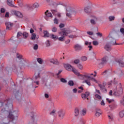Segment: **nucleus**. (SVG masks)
Listing matches in <instances>:
<instances>
[{"instance_id":"f257e3e1","label":"nucleus","mask_w":124,"mask_h":124,"mask_svg":"<svg viewBox=\"0 0 124 124\" xmlns=\"http://www.w3.org/2000/svg\"><path fill=\"white\" fill-rule=\"evenodd\" d=\"M0 105L2 108L0 111V115L2 120L0 122V124H8L10 123V120L13 124H16V121L18 119V111L15 110L12 112L11 110H6L7 108H12V100L8 99L5 100L3 102H0Z\"/></svg>"},{"instance_id":"f03ea898","label":"nucleus","mask_w":124,"mask_h":124,"mask_svg":"<svg viewBox=\"0 0 124 124\" xmlns=\"http://www.w3.org/2000/svg\"><path fill=\"white\" fill-rule=\"evenodd\" d=\"M113 95L115 96H121L122 93H123V88H122V84L119 83L116 87L113 90Z\"/></svg>"},{"instance_id":"7ed1b4c3","label":"nucleus","mask_w":124,"mask_h":124,"mask_svg":"<svg viewBox=\"0 0 124 124\" xmlns=\"http://www.w3.org/2000/svg\"><path fill=\"white\" fill-rule=\"evenodd\" d=\"M72 71L76 74V75H77L78 76H80L82 78V80H84V79H90L91 78V76H90V74H88L87 75H81L80 74V73L77 71V70L76 69H72Z\"/></svg>"},{"instance_id":"20e7f679","label":"nucleus","mask_w":124,"mask_h":124,"mask_svg":"<svg viewBox=\"0 0 124 124\" xmlns=\"http://www.w3.org/2000/svg\"><path fill=\"white\" fill-rule=\"evenodd\" d=\"M16 58L20 61V68H22L24 67V66H25V65H26V61L23 59V56L20 55L19 54H16Z\"/></svg>"},{"instance_id":"39448f33","label":"nucleus","mask_w":124,"mask_h":124,"mask_svg":"<svg viewBox=\"0 0 124 124\" xmlns=\"http://www.w3.org/2000/svg\"><path fill=\"white\" fill-rule=\"evenodd\" d=\"M10 69L14 72H17L18 71V67L16 64H13L11 68L7 67L4 70V72L5 73H9Z\"/></svg>"},{"instance_id":"423d86ee","label":"nucleus","mask_w":124,"mask_h":124,"mask_svg":"<svg viewBox=\"0 0 124 124\" xmlns=\"http://www.w3.org/2000/svg\"><path fill=\"white\" fill-rule=\"evenodd\" d=\"M113 34H114V33L111 32L108 35V37H109V38H111V40L110 41L109 44H110V45H121L122 44H117V41L116 40V39H115V38H113V37L111 36L113 35Z\"/></svg>"},{"instance_id":"0eeeda50","label":"nucleus","mask_w":124,"mask_h":124,"mask_svg":"<svg viewBox=\"0 0 124 124\" xmlns=\"http://www.w3.org/2000/svg\"><path fill=\"white\" fill-rule=\"evenodd\" d=\"M107 62H108V57L107 56H105L101 60H98V63L99 65H102V66H104V65L107 63Z\"/></svg>"},{"instance_id":"6e6552de","label":"nucleus","mask_w":124,"mask_h":124,"mask_svg":"<svg viewBox=\"0 0 124 124\" xmlns=\"http://www.w3.org/2000/svg\"><path fill=\"white\" fill-rule=\"evenodd\" d=\"M11 13L12 15H15L18 18H23V14L18 11L13 10L11 11Z\"/></svg>"},{"instance_id":"1a4fd4ad","label":"nucleus","mask_w":124,"mask_h":124,"mask_svg":"<svg viewBox=\"0 0 124 124\" xmlns=\"http://www.w3.org/2000/svg\"><path fill=\"white\" fill-rule=\"evenodd\" d=\"M59 34L60 35H61L62 37H65V36H67V34H68V33L67 32V30L66 29L64 28L62 30V31L59 32Z\"/></svg>"},{"instance_id":"9d476101","label":"nucleus","mask_w":124,"mask_h":124,"mask_svg":"<svg viewBox=\"0 0 124 124\" xmlns=\"http://www.w3.org/2000/svg\"><path fill=\"white\" fill-rule=\"evenodd\" d=\"M72 14L75 15V14H76V11L74 10H70L69 11L67 10L66 15L67 17H69V18H71V15Z\"/></svg>"},{"instance_id":"9b49d317","label":"nucleus","mask_w":124,"mask_h":124,"mask_svg":"<svg viewBox=\"0 0 124 124\" xmlns=\"http://www.w3.org/2000/svg\"><path fill=\"white\" fill-rule=\"evenodd\" d=\"M74 48L75 51H79L83 49V47H82V46H81V45L77 44L74 45Z\"/></svg>"},{"instance_id":"f8f14e48","label":"nucleus","mask_w":124,"mask_h":124,"mask_svg":"<svg viewBox=\"0 0 124 124\" xmlns=\"http://www.w3.org/2000/svg\"><path fill=\"white\" fill-rule=\"evenodd\" d=\"M58 116L61 120H62L64 118V115L65 113L62 111V110H60L58 112Z\"/></svg>"},{"instance_id":"ddd939ff","label":"nucleus","mask_w":124,"mask_h":124,"mask_svg":"<svg viewBox=\"0 0 124 124\" xmlns=\"http://www.w3.org/2000/svg\"><path fill=\"white\" fill-rule=\"evenodd\" d=\"M7 31H10V29L13 27V23L10 22H5Z\"/></svg>"},{"instance_id":"4468645a","label":"nucleus","mask_w":124,"mask_h":124,"mask_svg":"<svg viewBox=\"0 0 124 124\" xmlns=\"http://www.w3.org/2000/svg\"><path fill=\"white\" fill-rule=\"evenodd\" d=\"M64 67L66 68V70L68 71H72V69H74L73 67L69 64H65Z\"/></svg>"},{"instance_id":"2eb2a0df","label":"nucleus","mask_w":124,"mask_h":124,"mask_svg":"<svg viewBox=\"0 0 124 124\" xmlns=\"http://www.w3.org/2000/svg\"><path fill=\"white\" fill-rule=\"evenodd\" d=\"M98 86L99 87L101 91H102L103 93H107V90L106 89V88H105V86H104V85L99 84Z\"/></svg>"},{"instance_id":"dca6fc26","label":"nucleus","mask_w":124,"mask_h":124,"mask_svg":"<svg viewBox=\"0 0 124 124\" xmlns=\"http://www.w3.org/2000/svg\"><path fill=\"white\" fill-rule=\"evenodd\" d=\"M109 107L110 108V110H114V109H116L117 108V105L116 104V102H114L112 103L111 105L109 106Z\"/></svg>"},{"instance_id":"f3484780","label":"nucleus","mask_w":124,"mask_h":124,"mask_svg":"<svg viewBox=\"0 0 124 124\" xmlns=\"http://www.w3.org/2000/svg\"><path fill=\"white\" fill-rule=\"evenodd\" d=\"M89 96H90V92H87L84 94H81V97L83 98V99H86Z\"/></svg>"},{"instance_id":"a211bd4d","label":"nucleus","mask_w":124,"mask_h":124,"mask_svg":"<svg viewBox=\"0 0 124 124\" xmlns=\"http://www.w3.org/2000/svg\"><path fill=\"white\" fill-rule=\"evenodd\" d=\"M14 94L15 95V98L16 99H18V98L20 97V95H19V91H16V90H15L14 91Z\"/></svg>"},{"instance_id":"6ab92c4d","label":"nucleus","mask_w":124,"mask_h":124,"mask_svg":"<svg viewBox=\"0 0 124 124\" xmlns=\"http://www.w3.org/2000/svg\"><path fill=\"white\" fill-rule=\"evenodd\" d=\"M104 49L106 50V51H109L111 50V46L109 45V43L107 44L104 46Z\"/></svg>"},{"instance_id":"aec40b11","label":"nucleus","mask_w":124,"mask_h":124,"mask_svg":"<svg viewBox=\"0 0 124 124\" xmlns=\"http://www.w3.org/2000/svg\"><path fill=\"white\" fill-rule=\"evenodd\" d=\"M48 12H49L48 10H46V11L45 12V14L46 15V16L48 17L53 18V15H52V13H48Z\"/></svg>"},{"instance_id":"412c9836","label":"nucleus","mask_w":124,"mask_h":124,"mask_svg":"<svg viewBox=\"0 0 124 124\" xmlns=\"http://www.w3.org/2000/svg\"><path fill=\"white\" fill-rule=\"evenodd\" d=\"M50 62L53 63V64H59V61L57 59H51L50 60Z\"/></svg>"},{"instance_id":"4be33fe9","label":"nucleus","mask_w":124,"mask_h":124,"mask_svg":"<svg viewBox=\"0 0 124 124\" xmlns=\"http://www.w3.org/2000/svg\"><path fill=\"white\" fill-rule=\"evenodd\" d=\"M84 11L86 13H91V11H92V9L90 7H86L84 8Z\"/></svg>"},{"instance_id":"5701e85b","label":"nucleus","mask_w":124,"mask_h":124,"mask_svg":"<svg viewBox=\"0 0 124 124\" xmlns=\"http://www.w3.org/2000/svg\"><path fill=\"white\" fill-rule=\"evenodd\" d=\"M117 62H118L121 67H124V62L122 60H118L117 61Z\"/></svg>"},{"instance_id":"b1692460","label":"nucleus","mask_w":124,"mask_h":124,"mask_svg":"<svg viewBox=\"0 0 124 124\" xmlns=\"http://www.w3.org/2000/svg\"><path fill=\"white\" fill-rule=\"evenodd\" d=\"M44 34L45 37H50V33L48 32L47 31H44Z\"/></svg>"},{"instance_id":"393cba45","label":"nucleus","mask_w":124,"mask_h":124,"mask_svg":"<svg viewBox=\"0 0 124 124\" xmlns=\"http://www.w3.org/2000/svg\"><path fill=\"white\" fill-rule=\"evenodd\" d=\"M22 35L23 36V38L26 39L29 37V33L27 32H23V33H22Z\"/></svg>"},{"instance_id":"a878e982","label":"nucleus","mask_w":124,"mask_h":124,"mask_svg":"<svg viewBox=\"0 0 124 124\" xmlns=\"http://www.w3.org/2000/svg\"><path fill=\"white\" fill-rule=\"evenodd\" d=\"M8 5L11 6V7H14V5L12 4V0H7Z\"/></svg>"},{"instance_id":"bb28decb","label":"nucleus","mask_w":124,"mask_h":124,"mask_svg":"<svg viewBox=\"0 0 124 124\" xmlns=\"http://www.w3.org/2000/svg\"><path fill=\"white\" fill-rule=\"evenodd\" d=\"M51 38H52V39H53L54 40H57V39H58V36L55 35L54 34L51 35Z\"/></svg>"},{"instance_id":"cd10ccee","label":"nucleus","mask_w":124,"mask_h":124,"mask_svg":"<svg viewBox=\"0 0 124 124\" xmlns=\"http://www.w3.org/2000/svg\"><path fill=\"white\" fill-rule=\"evenodd\" d=\"M0 36H3L5 35L6 33V31H5V30L3 31H0Z\"/></svg>"},{"instance_id":"c85d7f7f","label":"nucleus","mask_w":124,"mask_h":124,"mask_svg":"<svg viewBox=\"0 0 124 124\" xmlns=\"http://www.w3.org/2000/svg\"><path fill=\"white\" fill-rule=\"evenodd\" d=\"M37 62L39 63L40 64H42L43 63V60L41 58H37Z\"/></svg>"},{"instance_id":"c756f323","label":"nucleus","mask_w":124,"mask_h":124,"mask_svg":"<svg viewBox=\"0 0 124 124\" xmlns=\"http://www.w3.org/2000/svg\"><path fill=\"white\" fill-rule=\"evenodd\" d=\"M79 115V109L76 108L75 109V116L77 117Z\"/></svg>"},{"instance_id":"7c9ffc66","label":"nucleus","mask_w":124,"mask_h":124,"mask_svg":"<svg viewBox=\"0 0 124 124\" xmlns=\"http://www.w3.org/2000/svg\"><path fill=\"white\" fill-rule=\"evenodd\" d=\"M99 111H100V109L96 110V113L95 114V116H96V117H99V116L101 115V113L99 112Z\"/></svg>"},{"instance_id":"2f4dec72","label":"nucleus","mask_w":124,"mask_h":124,"mask_svg":"<svg viewBox=\"0 0 124 124\" xmlns=\"http://www.w3.org/2000/svg\"><path fill=\"white\" fill-rule=\"evenodd\" d=\"M86 113H87V110L86 109H83V110H81L80 114L81 116H85Z\"/></svg>"},{"instance_id":"473e14b6","label":"nucleus","mask_w":124,"mask_h":124,"mask_svg":"<svg viewBox=\"0 0 124 124\" xmlns=\"http://www.w3.org/2000/svg\"><path fill=\"white\" fill-rule=\"evenodd\" d=\"M68 84L70 87H73V86H74V82L73 80H69L68 82Z\"/></svg>"},{"instance_id":"72a5a7b5","label":"nucleus","mask_w":124,"mask_h":124,"mask_svg":"<svg viewBox=\"0 0 124 124\" xmlns=\"http://www.w3.org/2000/svg\"><path fill=\"white\" fill-rule=\"evenodd\" d=\"M119 116L120 118H124V110H122L119 112Z\"/></svg>"},{"instance_id":"f704fd0d","label":"nucleus","mask_w":124,"mask_h":124,"mask_svg":"<svg viewBox=\"0 0 124 124\" xmlns=\"http://www.w3.org/2000/svg\"><path fill=\"white\" fill-rule=\"evenodd\" d=\"M106 100L108 102V103H114V102H115V100L114 99H109V98H107Z\"/></svg>"},{"instance_id":"c9c22d12","label":"nucleus","mask_w":124,"mask_h":124,"mask_svg":"<svg viewBox=\"0 0 124 124\" xmlns=\"http://www.w3.org/2000/svg\"><path fill=\"white\" fill-rule=\"evenodd\" d=\"M35 37H36V35L35 34V33H32L31 37V40H34L35 39Z\"/></svg>"},{"instance_id":"e433bc0d","label":"nucleus","mask_w":124,"mask_h":124,"mask_svg":"<svg viewBox=\"0 0 124 124\" xmlns=\"http://www.w3.org/2000/svg\"><path fill=\"white\" fill-rule=\"evenodd\" d=\"M82 83H86L88 86H91V81L88 80L87 79H86L83 81Z\"/></svg>"},{"instance_id":"4c0bfd02","label":"nucleus","mask_w":124,"mask_h":124,"mask_svg":"<svg viewBox=\"0 0 124 124\" xmlns=\"http://www.w3.org/2000/svg\"><path fill=\"white\" fill-rule=\"evenodd\" d=\"M22 35H23V33H22L21 31H19L17 32L16 37L19 38V37H20V36H22Z\"/></svg>"},{"instance_id":"58836bf2","label":"nucleus","mask_w":124,"mask_h":124,"mask_svg":"<svg viewBox=\"0 0 124 124\" xmlns=\"http://www.w3.org/2000/svg\"><path fill=\"white\" fill-rule=\"evenodd\" d=\"M109 21H114L115 20V16H110L108 17Z\"/></svg>"},{"instance_id":"ea45409f","label":"nucleus","mask_w":124,"mask_h":124,"mask_svg":"<svg viewBox=\"0 0 124 124\" xmlns=\"http://www.w3.org/2000/svg\"><path fill=\"white\" fill-rule=\"evenodd\" d=\"M60 80L62 82V83H64L65 84H66V83H67V80L63 78H61Z\"/></svg>"},{"instance_id":"a19ab883","label":"nucleus","mask_w":124,"mask_h":124,"mask_svg":"<svg viewBox=\"0 0 124 124\" xmlns=\"http://www.w3.org/2000/svg\"><path fill=\"white\" fill-rule=\"evenodd\" d=\"M39 6V5L37 3H35L33 5V7H34V8H38Z\"/></svg>"},{"instance_id":"79ce46f5","label":"nucleus","mask_w":124,"mask_h":124,"mask_svg":"<svg viewBox=\"0 0 124 124\" xmlns=\"http://www.w3.org/2000/svg\"><path fill=\"white\" fill-rule=\"evenodd\" d=\"M38 78H40V73H38L37 75L35 76V80H37Z\"/></svg>"},{"instance_id":"37998d69","label":"nucleus","mask_w":124,"mask_h":124,"mask_svg":"<svg viewBox=\"0 0 124 124\" xmlns=\"http://www.w3.org/2000/svg\"><path fill=\"white\" fill-rule=\"evenodd\" d=\"M93 45H94V46H97V45H98V42L96 41H93Z\"/></svg>"},{"instance_id":"c03bdc74","label":"nucleus","mask_w":124,"mask_h":124,"mask_svg":"<svg viewBox=\"0 0 124 124\" xmlns=\"http://www.w3.org/2000/svg\"><path fill=\"white\" fill-rule=\"evenodd\" d=\"M95 97L99 100L101 99V96H100L97 94H95Z\"/></svg>"},{"instance_id":"a18cd8bd","label":"nucleus","mask_w":124,"mask_h":124,"mask_svg":"<svg viewBox=\"0 0 124 124\" xmlns=\"http://www.w3.org/2000/svg\"><path fill=\"white\" fill-rule=\"evenodd\" d=\"M78 67L80 70L83 69V66L80 63L78 64Z\"/></svg>"},{"instance_id":"49530a36","label":"nucleus","mask_w":124,"mask_h":124,"mask_svg":"<svg viewBox=\"0 0 124 124\" xmlns=\"http://www.w3.org/2000/svg\"><path fill=\"white\" fill-rule=\"evenodd\" d=\"M46 47H49V46H50V41H49V40H47L46 42Z\"/></svg>"},{"instance_id":"de8ad7c7","label":"nucleus","mask_w":124,"mask_h":124,"mask_svg":"<svg viewBox=\"0 0 124 124\" xmlns=\"http://www.w3.org/2000/svg\"><path fill=\"white\" fill-rule=\"evenodd\" d=\"M58 40H59V41H64V37H60L59 38H58Z\"/></svg>"},{"instance_id":"09e8293b","label":"nucleus","mask_w":124,"mask_h":124,"mask_svg":"<svg viewBox=\"0 0 124 124\" xmlns=\"http://www.w3.org/2000/svg\"><path fill=\"white\" fill-rule=\"evenodd\" d=\"M74 63H75L76 64H78L79 63V62H80V60H79V59H77L75 60L74 61Z\"/></svg>"},{"instance_id":"8fccbe9b","label":"nucleus","mask_w":124,"mask_h":124,"mask_svg":"<svg viewBox=\"0 0 124 124\" xmlns=\"http://www.w3.org/2000/svg\"><path fill=\"white\" fill-rule=\"evenodd\" d=\"M51 11L52 14H53L54 15H56V13H57V12H58L57 10H51Z\"/></svg>"},{"instance_id":"3c124183","label":"nucleus","mask_w":124,"mask_h":124,"mask_svg":"<svg viewBox=\"0 0 124 124\" xmlns=\"http://www.w3.org/2000/svg\"><path fill=\"white\" fill-rule=\"evenodd\" d=\"M57 31H58V29L55 27L52 29V31H53V32H57Z\"/></svg>"},{"instance_id":"603ef678","label":"nucleus","mask_w":124,"mask_h":124,"mask_svg":"<svg viewBox=\"0 0 124 124\" xmlns=\"http://www.w3.org/2000/svg\"><path fill=\"white\" fill-rule=\"evenodd\" d=\"M89 79H91V80H92V81H93V82H95V83H97V80H96V79H95V78H89Z\"/></svg>"},{"instance_id":"864d4df0","label":"nucleus","mask_w":124,"mask_h":124,"mask_svg":"<svg viewBox=\"0 0 124 124\" xmlns=\"http://www.w3.org/2000/svg\"><path fill=\"white\" fill-rule=\"evenodd\" d=\"M54 24H56V25H58V24H59V21L58 20V19H57V18H54Z\"/></svg>"},{"instance_id":"5fc2aeb1","label":"nucleus","mask_w":124,"mask_h":124,"mask_svg":"<svg viewBox=\"0 0 124 124\" xmlns=\"http://www.w3.org/2000/svg\"><path fill=\"white\" fill-rule=\"evenodd\" d=\"M81 60L82 61V62H85V61H87V57L83 56L81 57Z\"/></svg>"},{"instance_id":"6e6d98bb","label":"nucleus","mask_w":124,"mask_h":124,"mask_svg":"<svg viewBox=\"0 0 124 124\" xmlns=\"http://www.w3.org/2000/svg\"><path fill=\"white\" fill-rule=\"evenodd\" d=\"M34 50H37L38 49V45L37 44H35L33 46Z\"/></svg>"},{"instance_id":"4d7b16f0","label":"nucleus","mask_w":124,"mask_h":124,"mask_svg":"<svg viewBox=\"0 0 124 124\" xmlns=\"http://www.w3.org/2000/svg\"><path fill=\"white\" fill-rule=\"evenodd\" d=\"M56 112V110H52L50 113V115H53V116H55V113Z\"/></svg>"},{"instance_id":"13d9d810","label":"nucleus","mask_w":124,"mask_h":124,"mask_svg":"<svg viewBox=\"0 0 124 124\" xmlns=\"http://www.w3.org/2000/svg\"><path fill=\"white\" fill-rule=\"evenodd\" d=\"M4 12H5V9H4V8H1L0 9V13H4Z\"/></svg>"},{"instance_id":"bf43d9fd","label":"nucleus","mask_w":124,"mask_h":124,"mask_svg":"<svg viewBox=\"0 0 124 124\" xmlns=\"http://www.w3.org/2000/svg\"><path fill=\"white\" fill-rule=\"evenodd\" d=\"M87 34H89V35H93V31H87Z\"/></svg>"},{"instance_id":"052dcab7","label":"nucleus","mask_w":124,"mask_h":124,"mask_svg":"<svg viewBox=\"0 0 124 124\" xmlns=\"http://www.w3.org/2000/svg\"><path fill=\"white\" fill-rule=\"evenodd\" d=\"M69 38H75L76 37V35H70L68 36Z\"/></svg>"},{"instance_id":"680f3d73","label":"nucleus","mask_w":124,"mask_h":124,"mask_svg":"<svg viewBox=\"0 0 124 124\" xmlns=\"http://www.w3.org/2000/svg\"><path fill=\"white\" fill-rule=\"evenodd\" d=\"M6 18H8L9 17V13L8 12H6L5 15Z\"/></svg>"},{"instance_id":"e2e57ef3","label":"nucleus","mask_w":124,"mask_h":124,"mask_svg":"<svg viewBox=\"0 0 124 124\" xmlns=\"http://www.w3.org/2000/svg\"><path fill=\"white\" fill-rule=\"evenodd\" d=\"M91 24H93V25H95V21L93 19L91 20Z\"/></svg>"},{"instance_id":"0e129e2a","label":"nucleus","mask_w":124,"mask_h":124,"mask_svg":"<svg viewBox=\"0 0 124 124\" xmlns=\"http://www.w3.org/2000/svg\"><path fill=\"white\" fill-rule=\"evenodd\" d=\"M120 32L124 34V28H121L120 29Z\"/></svg>"},{"instance_id":"69168bd1","label":"nucleus","mask_w":124,"mask_h":124,"mask_svg":"<svg viewBox=\"0 0 124 124\" xmlns=\"http://www.w3.org/2000/svg\"><path fill=\"white\" fill-rule=\"evenodd\" d=\"M59 27H60L61 28H64V25L62 23H61L59 25Z\"/></svg>"},{"instance_id":"338daca9","label":"nucleus","mask_w":124,"mask_h":124,"mask_svg":"<svg viewBox=\"0 0 124 124\" xmlns=\"http://www.w3.org/2000/svg\"><path fill=\"white\" fill-rule=\"evenodd\" d=\"M97 35H98V36H100V37H101L102 36V33H100V32H97L96 33Z\"/></svg>"},{"instance_id":"774afa93","label":"nucleus","mask_w":124,"mask_h":124,"mask_svg":"<svg viewBox=\"0 0 124 124\" xmlns=\"http://www.w3.org/2000/svg\"><path fill=\"white\" fill-rule=\"evenodd\" d=\"M101 105L104 106L105 105V103H104V101L102 100L101 102Z\"/></svg>"}]
</instances>
